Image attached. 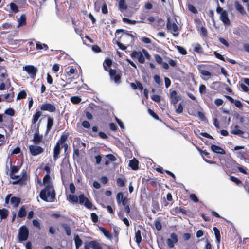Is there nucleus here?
I'll list each match as a JSON object with an SVG mask.
<instances>
[{
    "label": "nucleus",
    "instance_id": "a211bd4d",
    "mask_svg": "<svg viewBox=\"0 0 249 249\" xmlns=\"http://www.w3.org/2000/svg\"><path fill=\"white\" fill-rule=\"evenodd\" d=\"M61 147L58 144H55L53 151V158L54 161H56L59 158L60 153Z\"/></svg>",
    "mask_w": 249,
    "mask_h": 249
},
{
    "label": "nucleus",
    "instance_id": "2eb2a0df",
    "mask_svg": "<svg viewBox=\"0 0 249 249\" xmlns=\"http://www.w3.org/2000/svg\"><path fill=\"white\" fill-rule=\"evenodd\" d=\"M8 77V75L7 73V70L4 66H0V82H4Z\"/></svg>",
    "mask_w": 249,
    "mask_h": 249
},
{
    "label": "nucleus",
    "instance_id": "3c124183",
    "mask_svg": "<svg viewBox=\"0 0 249 249\" xmlns=\"http://www.w3.org/2000/svg\"><path fill=\"white\" fill-rule=\"evenodd\" d=\"M230 180L234 182L236 184V185H239L240 184H242V181L238 179L237 177L233 176H230Z\"/></svg>",
    "mask_w": 249,
    "mask_h": 249
},
{
    "label": "nucleus",
    "instance_id": "c9c22d12",
    "mask_svg": "<svg viewBox=\"0 0 249 249\" xmlns=\"http://www.w3.org/2000/svg\"><path fill=\"white\" fill-rule=\"evenodd\" d=\"M74 239L76 249H78L82 245L83 242L78 235H76L74 236Z\"/></svg>",
    "mask_w": 249,
    "mask_h": 249
},
{
    "label": "nucleus",
    "instance_id": "412c9836",
    "mask_svg": "<svg viewBox=\"0 0 249 249\" xmlns=\"http://www.w3.org/2000/svg\"><path fill=\"white\" fill-rule=\"evenodd\" d=\"M54 119L53 117L49 116L47 118V123L46 125V134L49 133L51 130L53 124Z\"/></svg>",
    "mask_w": 249,
    "mask_h": 249
},
{
    "label": "nucleus",
    "instance_id": "a19ab883",
    "mask_svg": "<svg viewBox=\"0 0 249 249\" xmlns=\"http://www.w3.org/2000/svg\"><path fill=\"white\" fill-rule=\"evenodd\" d=\"M135 241L137 244H140L142 241V236L140 230H138L135 232Z\"/></svg>",
    "mask_w": 249,
    "mask_h": 249
},
{
    "label": "nucleus",
    "instance_id": "5fc2aeb1",
    "mask_svg": "<svg viewBox=\"0 0 249 249\" xmlns=\"http://www.w3.org/2000/svg\"><path fill=\"white\" fill-rule=\"evenodd\" d=\"M176 48L178 52L182 55H186L187 53L186 50L182 46H177Z\"/></svg>",
    "mask_w": 249,
    "mask_h": 249
},
{
    "label": "nucleus",
    "instance_id": "4468645a",
    "mask_svg": "<svg viewBox=\"0 0 249 249\" xmlns=\"http://www.w3.org/2000/svg\"><path fill=\"white\" fill-rule=\"evenodd\" d=\"M41 115L42 112L39 110L36 111L33 115V118L32 119L31 128H36V124Z\"/></svg>",
    "mask_w": 249,
    "mask_h": 249
},
{
    "label": "nucleus",
    "instance_id": "9d476101",
    "mask_svg": "<svg viewBox=\"0 0 249 249\" xmlns=\"http://www.w3.org/2000/svg\"><path fill=\"white\" fill-rule=\"evenodd\" d=\"M41 111H48L50 112H54L56 111L55 106L51 103H46L41 105L40 107Z\"/></svg>",
    "mask_w": 249,
    "mask_h": 249
},
{
    "label": "nucleus",
    "instance_id": "9b49d317",
    "mask_svg": "<svg viewBox=\"0 0 249 249\" xmlns=\"http://www.w3.org/2000/svg\"><path fill=\"white\" fill-rule=\"evenodd\" d=\"M81 146L83 147V148L81 149V151H84L86 147L85 143L82 142L80 138H74L72 144L73 149H79L81 147Z\"/></svg>",
    "mask_w": 249,
    "mask_h": 249
},
{
    "label": "nucleus",
    "instance_id": "7ed1b4c3",
    "mask_svg": "<svg viewBox=\"0 0 249 249\" xmlns=\"http://www.w3.org/2000/svg\"><path fill=\"white\" fill-rule=\"evenodd\" d=\"M217 7L216 8V12L220 14V20L226 25H230V20L228 18V13L226 11L224 10L222 7H221L217 1Z\"/></svg>",
    "mask_w": 249,
    "mask_h": 249
},
{
    "label": "nucleus",
    "instance_id": "13d9d810",
    "mask_svg": "<svg viewBox=\"0 0 249 249\" xmlns=\"http://www.w3.org/2000/svg\"><path fill=\"white\" fill-rule=\"evenodd\" d=\"M154 58L155 61L160 65L163 62L162 57L158 54L154 55Z\"/></svg>",
    "mask_w": 249,
    "mask_h": 249
},
{
    "label": "nucleus",
    "instance_id": "bf43d9fd",
    "mask_svg": "<svg viewBox=\"0 0 249 249\" xmlns=\"http://www.w3.org/2000/svg\"><path fill=\"white\" fill-rule=\"evenodd\" d=\"M137 59L139 63L141 64L144 63L145 59L141 52H140V54L138 55Z\"/></svg>",
    "mask_w": 249,
    "mask_h": 249
},
{
    "label": "nucleus",
    "instance_id": "a878e982",
    "mask_svg": "<svg viewBox=\"0 0 249 249\" xmlns=\"http://www.w3.org/2000/svg\"><path fill=\"white\" fill-rule=\"evenodd\" d=\"M112 64V61L109 58H106L103 63V67L106 71H109V67H110Z\"/></svg>",
    "mask_w": 249,
    "mask_h": 249
},
{
    "label": "nucleus",
    "instance_id": "69168bd1",
    "mask_svg": "<svg viewBox=\"0 0 249 249\" xmlns=\"http://www.w3.org/2000/svg\"><path fill=\"white\" fill-rule=\"evenodd\" d=\"M91 218L93 222L96 223L98 221V216L94 213H91Z\"/></svg>",
    "mask_w": 249,
    "mask_h": 249
},
{
    "label": "nucleus",
    "instance_id": "c85d7f7f",
    "mask_svg": "<svg viewBox=\"0 0 249 249\" xmlns=\"http://www.w3.org/2000/svg\"><path fill=\"white\" fill-rule=\"evenodd\" d=\"M126 179L125 178H118L116 179L117 185L119 187H123L125 185Z\"/></svg>",
    "mask_w": 249,
    "mask_h": 249
},
{
    "label": "nucleus",
    "instance_id": "f8f14e48",
    "mask_svg": "<svg viewBox=\"0 0 249 249\" xmlns=\"http://www.w3.org/2000/svg\"><path fill=\"white\" fill-rule=\"evenodd\" d=\"M170 98L171 99V103L173 105H175L181 100V96L178 94L176 90H170Z\"/></svg>",
    "mask_w": 249,
    "mask_h": 249
},
{
    "label": "nucleus",
    "instance_id": "338daca9",
    "mask_svg": "<svg viewBox=\"0 0 249 249\" xmlns=\"http://www.w3.org/2000/svg\"><path fill=\"white\" fill-rule=\"evenodd\" d=\"M155 226L156 229L158 231H160L162 229L161 224L159 220H156L155 221Z\"/></svg>",
    "mask_w": 249,
    "mask_h": 249
},
{
    "label": "nucleus",
    "instance_id": "0e129e2a",
    "mask_svg": "<svg viewBox=\"0 0 249 249\" xmlns=\"http://www.w3.org/2000/svg\"><path fill=\"white\" fill-rule=\"evenodd\" d=\"M233 103L237 107L240 109L243 108V106L242 102L238 100H235Z\"/></svg>",
    "mask_w": 249,
    "mask_h": 249
},
{
    "label": "nucleus",
    "instance_id": "72a5a7b5",
    "mask_svg": "<svg viewBox=\"0 0 249 249\" xmlns=\"http://www.w3.org/2000/svg\"><path fill=\"white\" fill-rule=\"evenodd\" d=\"M9 214V211L5 208L0 209V218L1 219L7 218Z\"/></svg>",
    "mask_w": 249,
    "mask_h": 249
},
{
    "label": "nucleus",
    "instance_id": "4d7b16f0",
    "mask_svg": "<svg viewBox=\"0 0 249 249\" xmlns=\"http://www.w3.org/2000/svg\"><path fill=\"white\" fill-rule=\"evenodd\" d=\"M148 112L149 114L151 116H152L155 119H156L157 120H160V118H159L158 115L156 113H155L153 110H152L151 109L149 108L148 109Z\"/></svg>",
    "mask_w": 249,
    "mask_h": 249
},
{
    "label": "nucleus",
    "instance_id": "473e14b6",
    "mask_svg": "<svg viewBox=\"0 0 249 249\" xmlns=\"http://www.w3.org/2000/svg\"><path fill=\"white\" fill-rule=\"evenodd\" d=\"M234 6L236 9L241 14L243 15L246 14V11H245L243 7L239 3V2L235 1L234 3Z\"/></svg>",
    "mask_w": 249,
    "mask_h": 249
},
{
    "label": "nucleus",
    "instance_id": "39448f33",
    "mask_svg": "<svg viewBox=\"0 0 249 249\" xmlns=\"http://www.w3.org/2000/svg\"><path fill=\"white\" fill-rule=\"evenodd\" d=\"M29 237V230L26 226H21L18 230V238L19 242L26 241Z\"/></svg>",
    "mask_w": 249,
    "mask_h": 249
},
{
    "label": "nucleus",
    "instance_id": "c756f323",
    "mask_svg": "<svg viewBox=\"0 0 249 249\" xmlns=\"http://www.w3.org/2000/svg\"><path fill=\"white\" fill-rule=\"evenodd\" d=\"M43 182L44 184L45 187L47 185H53L51 181V177L50 175L46 174L43 178Z\"/></svg>",
    "mask_w": 249,
    "mask_h": 249
},
{
    "label": "nucleus",
    "instance_id": "e2e57ef3",
    "mask_svg": "<svg viewBox=\"0 0 249 249\" xmlns=\"http://www.w3.org/2000/svg\"><path fill=\"white\" fill-rule=\"evenodd\" d=\"M106 157L108 159L109 161L111 162H114L116 160V157L111 154H108L107 155Z\"/></svg>",
    "mask_w": 249,
    "mask_h": 249
},
{
    "label": "nucleus",
    "instance_id": "0eeeda50",
    "mask_svg": "<svg viewBox=\"0 0 249 249\" xmlns=\"http://www.w3.org/2000/svg\"><path fill=\"white\" fill-rule=\"evenodd\" d=\"M166 28L168 30H172L173 32V35L174 36H177L179 35L178 26L174 22L171 23L170 18H168L166 23Z\"/></svg>",
    "mask_w": 249,
    "mask_h": 249
},
{
    "label": "nucleus",
    "instance_id": "052dcab7",
    "mask_svg": "<svg viewBox=\"0 0 249 249\" xmlns=\"http://www.w3.org/2000/svg\"><path fill=\"white\" fill-rule=\"evenodd\" d=\"M139 18L141 19V20L139 21L140 23H146L145 20L146 19V15L145 14H144V13H141L139 16Z\"/></svg>",
    "mask_w": 249,
    "mask_h": 249
},
{
    "label": "nucleus",
    "instance_id": "bb28decb",
    "mask_svg": "<svg viewBox=\"0 0 249 249\" xmlns=\"http://www.w3.org/2000/svg\"><path fill=\"white\" fill-rule=\"evenodd\" d=\"M10 202L14 207H17L20 203V198L17 196H13L10 199Z\"/></svg>",
    "mask_w": 249,
    "mask_h": 249
},
{
    "label": "nucleus",
    "instance_id": "79ce46f5",
    "mask_svg": "<svg viewBox=\"0 0 249 249\" xmlns=\"http://www.w3.org/2000/svg\"><path fill=\"white\" fill-rule=\"evenodd\" d=\"M194 51L198 53H202L203 52V48L199 43H196L194 48Z\"/></svg>",
    "mask_w": 249,
    "mask_h": 249
},
{
    "label": "nucleus",
    "instance_id": "09e8293b",
    "mask_svg": "<svg viewBox=\"0 0 249 249\" xmlns=\"http://www.w3.org/2000/svg\"><path fill=\"white\" fill-rule=\"evenodd\" d=\"M199 91L201 94H205L207 93V88L205 85L201 84L199 87Z\"/></svg>",
    "mask_w": 249,
    "mask_h": 249
},
{
    "label": "nucleus",
    "instance_id": "ea45409f",
    "mask_svg": "<svg viewBox=\"0 0 249 249\" xmlns=\"http://www.w3.org/2000/svg\"><path fill=\"white\" fill-rule=\"evenodd\" d=\"M68 200L69 201L72 203H77L78 202V197L74 195H69Z\"/></svg>",
    "mask_w": 249,
    "mask_h": 249
},
{
    "label": "nucleus",
    "instance_id": "7c9ffc66",
    "mask_svg": "<svg viewBox=\"0 0 249 249\" xmlns=\"http://www.w3.org/2000/svg\"><path fill=\"white\" fill-rule=\"evenodd\" d=\"M119 8L121 12H123L127 9V5L125 0H120L119 2Z\"/></svg>",
    "mask_w": 249,
    "mask_h": 249
},
{
    "label": "nucleus",
    "instance_id": "dca6fc26",
    "mask_svg": "<svg viewBox=\"0 0 249 249\" xmlns=\"http://www.w3.org/2000/svg\"><path fill=\"white\" fill-rule=\"evenodd\" d=\"M13 89L14 88L12 87L10 89L11 92L4 95V98L3 101H5L7 102H12L14 101V92L13 91Z\"/></svg>",
    "mask_w": 249,
    "mask_h": 249
},
{
    "label": "nucleus",
    "instance_id": "aec40b11",
    "mask_svg": "<svg viewBox=\"0 0 249 249\" xmlns=\"http://www.w3.org/2000/svg\"><path fill=\"white\" fill-rule=\"evenodd\" d=\"M11 86V81L9 78H7L5 82L0 84V90L8 89Z\"/></svg>",
    "mask_w": 249,
    "mask_h": 249
},
{
    "label": "nucleus",
    "instance_id": "b1692460",
    "mask_svg": "<svg viewBox=\"0 0 249 249\" xmlns=\"http://www.w3.org/2000/svg\"><path fill=\"white\" fill-rule=\"evenodd\" d=\"M129 165L132 169L136 170L139 168V161L136 159L134 158L130 160Z\"/></svg>",
    "mask_w": 249,
    "mask_h": 249
},
{
    "label": "nucleus",
    "instance_id": "f257e3e1",
    "mask_svg": "<svg viewBox=\"0 0 249 249\" xmlns=\"http://www.w3.org/2000/svg\"><path fill=\"white\" fill-rule=\"evenodd\" d=\"M21 167V165L15 166L11 163L9 176L11 179L16 180L13 182L12 184L14 185L19 184L22 186L26 184L28 176L26 169L22 170L20 176L15 175V173L19 171Z\"/></svg>",
    "mask_w": 249,
    "mask_h": 249
},
{
    "label": "nucleus",
    "instance_id": "6e6552de",
    "mask_svg": "<svg viewBox=\"0 0 249 249\" xmlns=\"http://www.w3.org/2000/svg\"><path fill=\"white\" fill-rule=\"evenodd\" d=\"M23 70L26 71L31 77L34 78L37 72V69L33 65H26L23 67Z\"/></svg>",
    "mask_w": 249,
    "mask_h": 249
},
{
    "label": "nucleus",
    "instance_id": "6ab92c4d",
    "mask_svg": "<svg viewBox=\"0 0 249 249\" xmlns=\"http://www.w3.org/2000/svg\"><path fill=\"white\" fill-rule=\"evenodd\" d=\"M211 150L214 153L220 154H225V151L221 147L215 144H212L211 146Z\"/></svg>",
    "mask_w": 249,
    "mask_h": 249
},
{
    "label": "nucleus",
    "instance_id": "6e6d98bb",
    "mask_svg": "<svg viewBox=\"0 0 249 249\" xmlns=\"http://www.w3.org/2000/svg\"><path fill=\"white\" fill-rule=\"evenodd\" d=\"M124 32V34H125L126 36H130L132 38V40H134V36L132 34H130L127 32V31H125V30L123 29H117L116 31V33H119L120 32Z\"/></svg>",
    "mask_w": 249,
    "mask_h": 249
},
{
    "label": "nucleus",
    "instance_id": "37998d69",
    "mask_svg": "<svg viewBox=\"0 0 249 249\" xmlns=\"http://www.w3.org/2000/svg\"><path fill=\"white\" fill-rule=\"evenodd\" d=\"M27 97V93L24 90L20 91L18 94L17 100L26 98Z\"/></svg>",
    "mask_w": 249,
    "mask_h": 249
},
{
    "label": "nucleus",
    "instance_id": "cd10ccee",
    "mask_svg": "<svg viewBox=\"0 0 249 249\" xmlns=\"http://www.w3.org/2000/svg\"><path fill=\"white\" fill-rule=\"evenodd\" d=\"M26 214L27 212L26 211V207L25 205H23L19 210V211L18 213V216L20 218H22L25 217Z\"/></svg>",
    "mask_w": 249,
    "mask_h": 249
},
{
    "label": "nucleus",
    "instance_id": "f704fd0d",
    "mask_svg": "<svg viewBox=\"0 0 249 249\" xmlns=\"http://www.w3.org/2000/svg\"><path fill=\"white\" fill-rule=\"evenodd\" d=\"M216 240V243L219 244L221 240V236L219 230L215 227L213 228Z\"/></svg>",
    "mask_w": 249,
    "mask_h": 249
},
{
    "label": "nucleus",
    "instance_id": "ddd939ff",
    "mask_svg": "<svg viewBox=\"0 0 249 249\" xmlns=\"http://www.w3.org/2000/svg\"><path fill=\"white\" fill-rule=\"evenodd\" d=\"M171 239L168 238L166 240L167 244L170 248H172L174 247V243H177L178 241V239L177 235L173 233L171 235Z\"/></svg>",
    "mask_w": 249,
    "mask_h": 249
},
{
    "label": "nucleus",
    "instance_id": "4c0bfd02",
    "mask_svg": "<svg viewBox=\"0 0 249 249\" xmlns=\"http://www.w3.org/2000/svg\"><path fill=\"white\" fill-rule=\"evenodd\" d=\"M26 23V16L25 14H22L20 16L18 20V25L22 26L25 25Z\"/></svg>",
    "mask_w": 249,
    "mask_h": 249
},
{
    "label": "nucleus",
    "instance_id": "4be33fe9",
    "mask_svg": "<svg viewBox=\"0 0 249 249\" xmlns=\"http://www.w3.org/2000/svg\"><path fill=\"white\" fill-rule=\"evenodd\" d=\"M239 126L236 125L234 127V128L231 131V133L234 135H238L242 138H246V137L244 136L245 132L242 130L238 129Z\"/></svg>",
    "mask_w": 249,
    "mask_h": 249
},
{
    "label": "nucleus",
    "instance_id": "774afa93",
    "mask_svg": "<svg viewBox=\"0 0 249 249\" xmlns=\"http://www.w3.org/2000/svg\"><path fill=\"white\" fill-rule=\"evenodd\" d=\"M213 54L215 55V57L217 58V59H219L223 61H225V58L223 57V56L219 54L216 51H214L213 52Z\"/></svg>",
    "mask_w": 249,
    "mask_h": 249
},
{
    "label": "nucleus",
    "instance_id": "49530a36",
    "mask_svg": "<svg viewBox=\"0 0 249 249\" xmlns=\"http://www.w3.org/2000/svg\"><path fill=\"white\" fill-rule=\"evenodd\" d=\"M71 101L74 104H78L81 102V98L78 96H72Z\"/></svg>",
    "mask_w": 249,
    "mask_h": 249
},
{
    "label": "nucleus",
    "instance_id": "de8ad7c7",
    "mask_svg": "<svg viewBox=\"0 0 249 249\" xmlns=\"http://www.w3.org/2000/svg\"><path fill=\"white\" fill-rule=\"evenodd\" d=\"M10 7L11 11L14 13H17L19 11L18 6L14 3H11L10 4Z\"/></svg>",
    "mask_w": 249,
    "mask_h": 249
},
{
    "label": "nucleus",
    "instance_id": "603ef678",
    "mask_svg": "<svg viewBox=\"0 0 249 249\" xmlns=\"http://www.w3.org/2000/svg\"><path fill=\"white\" fill-rule=\"evenodd\" d=\"M124 198V195L122 192L118 193L116 196V200L118 204H120Z\"/></svg>",
    "mask_w": 249,
    "mask_h": 249
},
{
    "label": "nucleus",
    "instance_id": "20e7f679",
    "mask_svg": "<svg viewBox=\"0 0 249 249\" xmlns=\"http://www.w3.org/2000/svg\"><path fill=\"white\" fill-rule=\"evenodd\" d=\"M78 198L79 203L81 205L83 204L87 209H96V207L93 205L92 203L84 194L80 195Z\"/></svg>",
    "mask_w": 249,
    "mask_h": 249
},
{
    "label": "nucleus",
    "instance_id": "864d4df0",
    "mask_svg": "<svg viewBox=\"0 0 249 249\" xmlns=\"http://www.w3.org/2000/svg\"><path fill=\"white\" fill-rule=\"evenodd\" d=\"M121 73H117L114 75L111 79L113 80L116 83L119 84L121 82Z\"/></svg>",
    "mask_w": 249,
    "mask_h": 249
},
{
    "label": "nucleus",
    "instance_id": "f03ea898",
    "mask_svg": "<svg viewBox=\"0 0 249 249\" xmlns=\"http://www.w3.org/2000/svg\"><path fill=\"white\" fill-rule=\"evenodd\" d=\"M40 198L45 202H54L56 199V193L53 185H47L39 193Z\"/></svg>",
    "mask_w": 249,
    "mask_h": 249
},
{
    "label": "nucleus",
    "instance_id": "58836bf2",
    "mask_svg": "<svg viewBox=\"0 0 249 249\" xmlns=\"http://www.w3.org/2000/svg\"><path fill=\"white\" fill-rule=\"evenodd\" d=\"M62 227L64 228L66 231V233L68 236H70L71 235V228L70 225L67 224H62Z\"/></svg>",
    "mask_w": 249,
    "mask_h": 249
},
{
    "label": "nucleus",
    "instance_id": "5701e85b",
    "mask_svg": "<svg viewBox=\"0 0 249 249\" xmlns=\"http://www.w3.org/2000/svg\"><path fill=\"white\" fill-rule=\"evenodd\" d=\"M68 136L69 135L68 133H63L61 136L60 138L57 142L56 144L58 145V144L59 146H61V145L65 143L68 139Z\"/></svg>",
    "mask_w": 249,
    "mask_h": 249
},
{
    "label": "nucleus",
    "instance_id": "c03bdc74",
    "mask_svg": "<svg viewBox=\"0 0 249 249\" xmlns=\"http://www.w3.org/2000/svg\"><path fill=\"white\" fill-rule=\"evenodd\" d=\"M122 20L124 22L128 23L129 24H135L136 23H140V21H138L134 20H130V19L126 18H123Z\"/></svg>",
    "mask_w": 249,
    "mask_h": 249
},
{
    "label": "nucleus",
    "instance_id": "e433bc0d",
    "mask_svg": "<svg viewBox=\"0 0 249 249\" xmlns=\"http://www.w3.org/2000/svg\"><path fill=\"white\" fill-rule=\"evenodd\" d=\"M172 211L175 214H177L179 213H181L184 214H187V211L185 209L182 208L181 207H176L173 209Z\"/></svg>",
    "mask_w": 249,
    "mask_h": 249
},
{
    "label": "nucleus",
    "instance_id": "680f3d73",
    "mask_svg": "<svg viewBox=\"0 0 249 249\" xmlns=\"http://www.w3.org/2000/svg\"><path fill=\"white\" fill-rule=\"evenodd\" d=\"M188 10L194 14L197 13L198 11L196 9L192 4H188Z\"/></svg>",
    "mask_w": 249,
    "mask_h": 249
},
{
    "label": "nucleus",
    "instance_id": "1a4fd4ad",
    "mask_svg": "<svg viewBox=\"0 0 249 249\" xmlns=\"http://www.w3.org/2000/svg\"><path fill=\"white\" fill-rule=\"evenodd\" d=\"M29 151L32 156H36L43 152V148L39 146L31 145L29 147Z\"/></svg>",
    "mask_w": 249,
    "mask_h": 249
},
{
    "label": "nucleus",
    "instance_id": "8fccbe9b",
    "mask_svg": "<svg viewBox=\"0 0 249 249\" xmlns=\"http://www.w3.org/2000/svg\"><path fill=\"white\" fill-rule=\"evenodd\" d=\"M4 113L10 116H14L15 114L14 109L11 107L6 109L4 111Z\"/></svg>",
    "mask_w": 249,
    "mask_h": 249
},
{
    "label": "nucleus",
    "instance_id": "393cba45",
    "mask_svg": "<svg viewBox=\"0 0 249 249\" xmlns=\"http://www.w3.org/2000/svg\"><path fill=\"white\" fill-rule=\"evenodd\" d=\"M152 212L154 213H156L157 211H159L160 210L159 203L157 200H152Z\"/></svg>",
    "mask_w": 249,
    "mask_h": 249
},
{
    "label": "nucleus",
    "instance_id": "423d86ee",
    "mask_svg": "<svg viewBox=\"0 0 249 249\" xmlns=\"http://www.w3.org/2000/svg\"><path fill=\"white\" fill-rule=\"evenodd\" d=\"M40 123H38L36 127L35 128V132L33 139L35 144H38L43 141V136L39 134Z\"/></svg>",
    "mask_w": 249,
    "mask_h": 249
},
{
    "label": "nucleus",
    "instance_id": "f3484780",
    "mask_svg": "<svg viewBox=\"0 0 249 249\" xmlns=\"http://www.w3.org/2000/svg\"><path fill=\"white\" fill-rule=\"evenodd\" d=\"M106 246L104 244H101L96 240H92L89 242V246L93 249H103L102 246Z\"/></svg>",
    "mask_w": 249,
    "mask_h": 249
},
{
    "label": "nucleus",
    "instance_id": "2f4dec72",
    "mask_svg": "<svg viewBox=\"0 0 249 249\" xmlns=\"http://www.w3.org/2000/svg\"><path fill=\"white\" fill-rule=\"evenodd\" d=\"M100 231L104 234V235L107 238L111 239L112 238L111 234L107 231L105 228L102 227H99Z\"/></svg>",
    "mask_w": 249,
    "mask_h": 249
},
{
    "label": "nucleus",
    "instance_id": "a18cd8bd",
    "mask_svg": "<svg viewBox=\"0 0 249 249\" xmlns=\"http://www.w3.org/2000/svg\"><path fill=\"white\" fill-rule=\"evenodd\" d=\"M36 48L39 50L44 49L47 50L49 47L46 44H41L39 42H37L36 43Z\"/></svg>",
    "mask_w": 249,
    "mask_h": 249
}]
</instances>
